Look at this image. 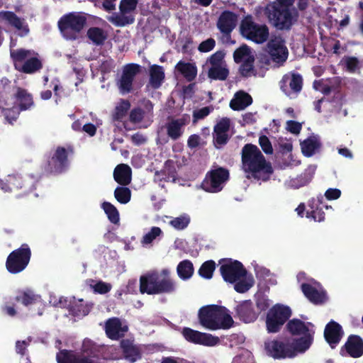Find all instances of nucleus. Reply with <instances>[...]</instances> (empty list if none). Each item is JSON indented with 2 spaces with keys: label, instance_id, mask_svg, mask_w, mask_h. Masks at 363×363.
Wrapping results in <instances>:
<instances>
[{
  "label": "nucleus",
  "instance_id": "30",
  "mask_svg": "<svg viewBox=\"0 0 363 363\" xmlns=\"http://www.w3.org/2000/svg\"><path fill=\"white\" fill-rule=\"evenodd\" d=\"M189 121V116L172 119L166 124L167 135L174 140L179 139L184 133V128Z\"/></svg>",
  "mask_w": 363,
  "mask_h": 363
},
{
  "label": "nucleus",
  "instance_id": "23",
  "mask_svg": "<svg viewBox=\"0 0 363 363\" xmlns=\"http://www.w3.org/2000/svg\"><path fill=\"white\" fill-rule=\"evenodd\" d=\"M301 289L306 297L313 303H323L327 299L325 291L316 281H311L302 284Z\"/></svg>",
  "mask_w": 363,
  "mask_h": 363
},
{
  "label": "nucleus",
  "instance_id": "1",
  "mask_svg": "<svg viewBox=\"0 0 363 363\" xmlns=\"http://www.w3.org/2000/svg\"><path fill=\"white\" fill-rule=\"evenodd\" d=\"M242 169L248 179L257 181H267L272 174L271 164L254 145L247 144L242 150Z\"/></svg>",
  "mask_w": 363,
  "mask_h": 363
},
{
  "label": "nucleus",
  "instance_id": "5",
  "mask_svg": "<svg viewBox=\"0 0 363 363\" xmlns=\"http://www.w3.org/2000/svg\"><path fill=\"white\" fill-rule=\"evenodd\" d=\"M100 348L91 340L85 339L79 352L62 350L57 354L58 363H101Z\"/></svg>",
  "mask_w": 363,
  "mask_h": 363
},
{
  "label": "nucleus",
  "instance_id": "62",
  "mask_svg": "<svg viewBox=\"0 0 363 363\" xmlns=\"http://www.w3.org/2000/svg\"><path fill=\"white\" fill-rule=\"evenodd\" d=\"M143 117L144 112L140 108L132 110L130 114V121L135 123L140 122Z\"/></svg>",
  "mask_w": 363,
  "mask_h": 363
},
{
  "label": "nucleus",
  "instance_id": "14",
  "mask_svg": "<svg viewBox=\"0 0 363 363\" xmlns=\"http://www.w3.org/2000/svg\"><path fill=\"white\" fill-rule=\"evenodd\" d=\"M225 53L218 51L212 55L206 61L208 76L215 80H225L228 75V69L224 60Z\"/></svg>",
  "mask_w": 363,
  "mask_h": 363
},
{
  "label": "nucleus",
  "instance_id": "54",
  "mask_svg": "<svg viewBox=\"0 0 363 363\" xmlns=\"http://www.w3.org/2000/svg\"><path fill=\"white\" fill-rule=\"evenodd\" d=\"M130 104L128 101H121L116 107V112L114 117L117 120H121L125 116L127 111L129 110Z\"/></svg>",
  "mask_w": 363,
  "mask_h": 363
},
{
  "label": "nucleus",
  "instance_id": "53",
  "mask_svg": "<svg viewBox=\"0 0 363 363\" xmlns=\"http://www.w3.org/2000/svg\"><path fill=\"white\" fill-rule=\"evenodd\" d=\"M215 262L209 260L204 262L199 269V273L205 279H211L215 270Z\"/></svg>",
  "mask_w": 363,
  "mask_h": 363
},
{
  "label": "nucleus",
  "instance_id": "40",
  "mask_svg": "<svg viewBox=\"0 0 363 363\" xmlns=\"http://www.w3.org/2000/svg\"><path fill=\"white\" fill-rule=\"evenodd\" d=\"M113 177L118 184L127 185L131 181V169L127 164H119L115 168Z\"/></svg>",
  "mask_w": 363,
  "mask_h": 363
},
{
  "label": "nucleus",
  "instance_id": "28",
  "mask_svg": "<svg viewBox=\"0 0 363 363\" xmlns=\"http://www.w3.org/2000/svg\"><path fill=\"white\" fill-rule=\"evenodd\" d=\"M67 152L63 147H58L51 160L49 161L50 169L52 174H60L68 166Z\"/></svg>",
  "mask_w": 363,
  "mask_h": 363
},
{
  "label": "nucleus",
  "instance_id": "47",
  "mask_svg": "<svg viewBox=\"0 0 363 363\" xmlns=\"http://www.w3.org/2000/svg\"><path fill=\"white\" fill-rule=\"evenodd\" d=\"M191 218L188 214H182L178 217L172 218L169 224L177 230H182L187 228L190 223Z\"/></svg>",
  "mask_w": 363,
  "mask_h": 363
},
{
  "label": "nucleus",
  "instance_id": "46",
  "mask_svg": "<svg viewBox=\"0 0 363 363\" xmlns=\"http://www.w3.org/2000/svg\"><path fill=\"white\" fill-rule=\"evenodd\" d=\"M44 86L46 88H52L54 91V95L55 96V104H58L59 101L61 99V94L62 91V86L57 78H53L49 82V78L47 76L43 77Z\"/></svg>",
  "mask_w": 363,
  "mask_h": 363
},
{
  "label": "nucleus",
  "instance_id": "60",
  "mask_svg": "<svg viewBox=\"0 0 363 363\" xmlns=\"http://www.w3.org/2000/svg\"><path fill=\"white\" fill-rule=\"evenodd\" d=\"M302 128L301 123L294 121H288L286 123V129L292 134L298 135Z\"/></svg>",
  "mask_w": 363,
  "mask_h": 363
},
{
  "label": "nucleus",
  "instance_id": "63",
  "mask_svg": "<svg viewBox=\"0 0 363 363\" xmlns=\"http://www.w3.org/2000/svg\"><path fill=\"white\" fill-rule=\"evenodd\" d=\"M137 287V281L135 280H129L125 286V289H120L118 295L121 296L123 294L133 293Z\"/></svg>",
  "mask_w": 363,
  "mask_h": 363
},
{
  "label": "nucleus",
  "instance_id": "22",
  "mask_svg": "<svg viewBox=\"0 0 363 363\" xmlns=\"http://www.w3.org/2000/svg\"><path fill=\"white\" fill-rule=\"evenodd\" d=\"M139 71L140 66L135 64H130L124 67L123 74L117 83L121 94H125L131 91L133 82Z\"/></svg>",
  "mask_w": 363,
  "mask_h": 363
},
{
  "label": "nucleus",
  "instance_id": "56",
  "mask_svg": "<svg viewBox=\"0 0 363 363\" xmlns=\"http://www.w3.org/2000/svg\"><path fill=\"white\" fill-rule=\"evenodd\" d=\"M93 121L94 124L88 123H84L82 126V130L91 137L96 134L97 127L102 124L101 121L98 118L93 119Z\"/></svg>",
  "mask_w": 363,
  "mask_h": 363
},
{
  "label": "nucleus",
  "instance_id": "10",
  "mask_svg": "<svg viewBox=\"0 0 363 363\" xmlns=\"http://www.w3.org/2000/svg\"><path fill=\"white\" fill-rule=\"evenodd\" d=\"M240 29L244 38L258 44L264 43L269 38L267 26L255 22L250 16H247L242 21Z\"/></svg>",
  "mask_w": 363,
  "mask_h": 363
},
{
  "label": "nucleus",
  "instance_id": "11",
  "mask_svg": "<svg viewBox=\"0 0 363 363\" xmlns=\"http://www.w3.org/2000/svg\"><path fill=\"white\" fill-rule=\"evenodd\" d=\"M86 22L85 16L82 13H72L63 16L59 21L60 31L66 39L77 38Z\"/></svg>",
  "mask_w": 363,
  "mask_h": 363
},
{
  "label": "nucleus",
  "instance_id": "50",
  "mask_svg": "<svg viewBox=\"0 0 363 363\" xmlns=\"http://www.w3.org/2000/svg\"><path fill=\"white\" fill-rule=\"evenodd\" d=\"M89 286L94 293L100 294H105L109 292L112 289V285L110 283L102 281L90 280Z\"/></svg>",
  "mask_w": 363,
  "mask_h": 363
},
{
  "label": "nucleus",
  "instance_id": "42",
  "mask_svg": "<svg viewBox=\"0 0 363 363\" xmlns=\"http://www.w3.org/2000/svg\"><path fill=\"white\" fill-rule=\"evenodd\" d=\"M320 143L315 136H311L301 143V147L303 154L306 157H311L320 148Z\"/></svg>",
  "mask_w": 363,
  "mask_h": 363
},
{
  "label": "nucleus",
  "instance_id": "24",
  "mask_svg": "<svg viewBox=\"0 0 363 363\" xmlns=\"http://www.w3.org/2000/svg\"><path fill=\"white\" fill-rule=\"evenodd\" d=\"M138 1V0H122L120 5L121 15L111 16L110 20L118 26L132 23L134 21L133 17L132 16H125L135 9Z\"/></svg>",
  "mask_w": 363,
  "mask_h": 363
},
{
  "label": "nucleus",
  "instance_id": "19",
  "mask_svg": "<svg viewBox=\"0 0 363 363\" xmlns=\"http://www.w3.org/2000/svg\"><path fill=\"white\" fill-rule=\"evenodd\" d=\"M267 52L271 60L278 65H282L288 57V49L280 36L271 38L267 44Z\"/></svg>",
  "mask_w": 363,
  "mask_h": 363
},
{
  "label": "nucleus",
  "instance_id": "13",
  "mask_svg": "<svg viewBox=\"0 0 363 363\" xmlns=\"http://www.w3.org/2000/svg\"><path fill=\"white\" fill-rule=\"evenodd\" d=\"M267 353L274 359L293 358L298 354L296 346L293 342L270 340L265 343Z\"/></svg>",
  "mask_w": 363,
  "mask_h": 363
},
{
  "label": "nucleus",
  "instance_id": "2",
  "mask_svg": "<svg viewBox=\"0 0 363 363\" xmlns=\"http://www.w3.org/2000/svg\"><path fill=\"white\" fill-rule=\"evenodd\" d=\"M225 281L233 283L234 289L238 293L247 291L254 285L252 275L247 274L241 262L231 259L223 262L220 268Z\"/></svg>",
  "mask_w": 363,
  "mask_h": 363
},
{
  "label": "nucleus",
  "instance_id": "34",
  "mask_svg": "<svg viewBox=\"0 0 363 363\" xmlns=\"http://www.w3.org/2000/svg\"><path fill=\"white\" fill-rule=\"evenodd\" d=\"M237 21V15L233 12L225 11L220 16L217 26L220 32L228 34L234 29Z\"/></svg>",
  "mask_w": 363,
  "mask_h": 363
},
{
  "label": "nucleus",
  "instance_id": "7",
  "mask_svg": "<svg viewBox=\"0 0 363 363\" xmlns=\"http://www.w3.org/2000/svg\"><path fill=\"white\" fill-rule=\"evenodd\" d=\"M266 13L271 23L279 30H289L298 17V13L294 7H281L276 2L267 6Z\"/></svg>",
  "mask_w": 363,
  "mask_h": 363
},
{
  "label": "nucleus",
  "instance_id": "45",
  "mask_svg": "<svg viewBox=\"0 0 363 363\" xmlns=\"http://www.w3.org/2000/svg\"><path fill=\"white\" fill-rule=\"evenodd\" d=\"M121 347L125 359L130 362H134L140 357L138 349L128 341H122Z\"/></svg>",
  "mask_w": 363,
  "mask_h": 363
},
{
  "label": "nucleus",
  "instance_id": "21",
  "mask_svg": "<svg viewBox=\"0 0 363 363\" xmlns=\"http://www.w3.org/2000/svg\"><path fill=\"white\" fill-rule=\"evenodd\" d=\"M16 300L23 304L28 309L38 308V314H42V310L44 306L41 296L36 294L30 289H26L20 292L16 297Z\"/></svg>",
  "mask_w": 363,
  "mask_h": 363
},
{
  "label": "nucleus",
  "instance_id": "58",
  "mask_svg": "<svg viewBox=\"0 0 363 363\" xmlns=\"http://www.w3.org/2000/svg\"><path fill=\"white\" fill-rule=\"evenodd\" d=\"M342 62L350 72H354L359 69V62L355 57H346L342 60Z\"/></svg>",
  "mask_w": 363,
  "mask_h": 363
},
{
  "label": "nucleus",
  "instance_id": "51",
  "mask_svg": "<svg viewBox=\"0 0 363 363\" xmlns=\"http://www.w3.org/2000/svg\"><path fill=\"white\" fill-rule=\"evenodd\" d=\"M114 196L121 203H127L131 197L130 190L127 187H117L114 191Z\"/></svg>",
  "mask_w": 363,
  "mask_h": 363
},
{
  "label": "nucleus",
  "instance_id": "43",
  "mask_svg": "<svg viewBox=\"0 0 363 363\" xmlns=\"http://www.w3.org/2000/svg\"><path fill=\"white\" fill-rule=\"evenodd\" d=\"M20 108L17 106L11 107V104L6 103L4 106H0V112L3 115L5 122L13 124L20 113Z\"/></svg>",
  "mask_w": 363,
  "mask_h": 363
},
{
  "label": "nucleus",
  "instance_id": "49",
  "mask_svg": "<svg viewBox=\"0 0 363 363\" xmlns=\"http://www.w3.org/2000/svg\"><path fill=\"white\" fill-rule=\"evenodd\" d=\"M101 208L111 223L116 224L119 222V213L113 204L108 202H104L101 204Z\"/></svg>",
  "mask_w": 363,
  "mask_h": 363
},
{
  "label": "nucleus",
  "instance_id": "9",
  "mask_svg": "<svg viewBox=\"0 0 363 363\" xmlns=\"http://www.w3.org/2000/svg\"><path fill=\"white\" fill-rule=\"evenodd\" d=\"M36 180L34 177L21 174H9L6 181L0 179V189L5 192H21L17 195L22 196L31 192L34 188Z\"/></svg>",
  "mask_w": 363,
  "mask_h": 363
},
{
  "label": "nucleus",
  "instance_id": "41",
  "mask_svg": "<svg viewBox=\"0 0 363 363\" xmlns=\"http://www.w3.org/2000/svg\"><path fill=\"white\" fill-rule=\"evenodd\" d=\"M164 79V72L162 67L152 65L150 68V85L153 89H158Z\"/></svg>",
  "mask_w": 363,
  "mask_h": 363
},
{
  "label": "nucleus",
  "instance_id": "12",
  "mask_svg": "<svg viewBox=\"0 0 363 363\" xmlns=\"http://www.w3.org/2000/svg\"><path fill=\"white\" fill-rule=\"evenodd\" d=\"M30 259V250L26 244L13 251L7 257L6 267L11 274H17L26 269Z\"/></svg>",
  "mask_w": 363,
  "mask_h": 363
},
{
  "label": "nucleus",
  "instance_id": "57",
  "mask_svg": "<svg viewBox=\"0 0 363 363\" xmlns=\"http://www.w3.org/2000/svg\"><path fill=\"white\" fill-rule=\"evenodd\" d=\"M213 111V108L210 106L203 107L200 109L196 110L193 113V122L196 123L197 121L206 117Z\"/></svg>",
  "mask_w": 363,
  "mask_h": 363
},
{
  "label": "nucleus",
  "instance_id": "37",
  "mask_svg": "<svg viewBox=\"0 0 363 363\" xmlns=\"http://www.w3.org/2000/svg\"><path fill=\"white\" fill-rule=\"evenodd\" d=\"M347 353L352 357H359L363 354V340L357 335L350 336L345 345Z\"/></svg>",
  "mask_w": 363,
  "mask_h": 363
},
{
  "label": "nucleus",
  "instance_id": "26",
  "mask_svg": "<svg viewBox=\"0 0 363 363\" xmlns=\"http://www.w3.org/2000/svg\"><path fill=\"white\" fill-rule=\"evenodd\" d=\"M323 197H317L311 199L308 201V209L306 211V217L315 222H321L325 218L323 208H331V206L323 205Z\"/></svg>",
  "mask_w": 363,
  "mask_h": 363
},
{
  "label": "nucleus",
  "instance_id": "38",
  "mask_svg": "<svg viewBox=\"0 0 363 363\" xmlns=\"http://www.w3.org/2000/svg\"><path fill=\"white\" fill-rule=\"evenodd\" d=\"M252 102V97L246 92L240 91L237 92L230 101V106L235 111L243 110Z\"/></svg>",
  "mask_w": 363,
  "mask_h": 363
},
{
  "label": "nucleus",
  "instance_id": "59",
  "mask_svg": "<svg viewBox=\"0 0 363 363\" xmlns=\"http://www.w3.org/2000/svg\"><path fill=\"white\" fill-rule=\"evenodd\" d=\"M259 143L262 150L266 154H272L273 148L269 138L265 135H262L259 138Z\"/></svg>",
  "mask_w": 363,
  "mask_h": 363
},
{
  "label": "nucleus",
  "instance_id": "52",
  "mask_svg": "<svg viewBox=\"0 0 363 363\" xmlns=\"http://www.w3.org/2000/svg\"><path fill=\"white\" fill-rule=\"evenodd\" d=\"M89 39L95 44L100 45L106 39V35L104 31L99 28H91L88 30Z\"/></svg>",
  "mask_w": 363,
  "mask_h": 363
},
{
  "label": "nucleus",
  "instance_id": "35",
  "mask_svg": "<svg viewBox=\"0 0 363 363\" xmlns=\"http://www.w3.org/2000/svg\"><path fill=\"white\" fill-rule=\"evenodd\" d=\"M69 312L79 318L88 315L93 306L91 303L84 302L82 298H76L75 297L69 299Z\"/></svg>",
  "mask_w": 363,
  "mask_h": 363
},
{
  "label": "nucleus",
  "instance_id": "27",
  "mask_svg": "<svg viewBox=\"0 0 363 363\" xmlns=\"http://www.w3.org/2000/svg\"><path fill=\"white\" fill-rule=\"evenodd\" d=\"M235 310L240 319L246 323L254 322L258 316V313L255 311L251 301L238 303Z\"/></svg>",
  "mask_w": 363,
  "mask_h": 363
},
{
  "label": "nucleus",
  "instance_id": "29",
  "mask_svg": "<svg viewBox=\"0 0 363 363\" xmlns=\"http://www.w3.org/2000/svg\"><path fill=\"white\" fill-rule=\"evenodd\" d=\"M105 332L106 335L112 340H118L123 337L128 330L126 325L117 318H109L105 323Z\"/></svg>",
  "mask_w": 363,
  "mask_h": 363
},
{
  "label": "nucleus",
  "instance_id": "44",
  "mask_svg": "<svg viewBox=\"0 0 363 363\" xmlns=\"http://www.w3.org/2000/svg\"><path fill=\"white\" fill-rule=\"evenodd\" d=\"M178 276L182 280L190 279L194 274L193 264L189 260H183L180 262L177 267Z\"/></svg>",
  "mask_w": 363,
  "mask_h": 363
},
{
  "label": "nucleus",
  "instance_id": "15",
  "mask_svg": "<svg viewBox=\"0 0 363 363\" xmlns=\"http://www.w3.org/2000/svg\"><path fill=\"white\" fill-rule=\"evenodd\" d=\"M291 314L289 307L277 304L272 308L267 316V328L269 333L277 332Z\"/></svg>",
  "mask_w": 363,
  "mask_h": 363
},
{
  "label": "nucleus",
  "instance_id": "39",
  "mask_svg": "<svg viewBox=\"0 0 363 363\" xmlns=\"http://www.w3.org/2000/svg\"><path fill=\"white\" fill-rule=\"evenodd\" d=\"M175 69L188 82L193 81L197 75V68L194 63L179 61L177 64Z\"/></svg>",
  "mask_w": 363,
  "mask_h": 363
},
{
  "label": "nucleus",
  "instance_id": "31",
  "mask_svg": "<svg viewBox=\"0 0 363 363\" xmlns=\"http://www.w3.org/2000/svg\"><path fill=\"white\" fill-rule=\"evenodd\" d=\"M230 120L223 118L218 121L214 127V140L216 145H224L229 138Z\"/></svg>",
  "mask_w": 363,
  "mask_h": 363
},
{
  "label": "nucleus",
  "instance_id": "20",
  "mask_svg": "<svg viewBox=\"0 0 363 363\" xmlns=\"http://www.w3.org/2000/svg\"><path fill=\"white\" fill-rule=\"evenodd\" d=\"M280 88L287 96L295 98L302 89L301 76L295 73L285 74L280 82Z\"/></svg>",
  "mask_w": 363,
  "mask_h": 363
},
{
  "label": "nucleus",
  "instance_id": "3",
  "mask_svg": "<svg viewBox=\"0 0 363 363\" xmlns=\"http://www.w3.org/2000/svg\"><path fill=\"white\" fill-rule=\"evenodd\" d=\"M175 289V284L170 279L168 269L152 271L141 276L140 279V290L142 294L171 293Z\"/></svg>",
  "mask_w": 363,
  "mask_h": 363
},
{
  "label": "nucleus",
  "instance_id": "18",
  "mask_svg": "<svg viewBox=\"0 0 363 363\" xmlns=\"http://www.w3.org/2000/svg\"><path fill=\"white\" fill-rule=\"evenodd\" d=\"M183 337L189 342L206 347H214L219 342V338L211 334L201 333L190 328L182 330Z\"/></svg>",
  "mask_w": 363,
  "mask_h": 363
},
{
  "label": "nucleus",
  "instance_id": "64",
  "mask_svg": "<svg viewBox=\"0 0 363 363\" xmlns=\"http://www.w3.org/2000/svg\"><path fill=\"white\" fill-rule=\"evenodd\" d=\"M341 196V191L338 189H329L325 193V196L328 200H336Z\"/></svg>",
  "mask_w": 363,
  "mask_h": 363
},
{
  "label": "nucleus",
  "instance_id": "55",
  "mask_svg": "<svg viewBox=\"0 0 363 363\" xmlns=\"http://www.w3.org/2000/svg\"><path fill=\"white\" fill-rule=\"evenodd\" d=\"M50 303L55 307L69 308V300L62 296L50 295Z\"/></svg>",
  "mask_w": 363,
  "mask_h": 363
},
{
  "label": "nucleus",
  "instance_id": "32",
  "mask_svg": "<svg viewBox=\"0 0 363 363\" xmlns=\"http://www.w3.org/2000/svg\"><path fill=\"white\" fill-rule=\"evenodd\" d=\"M342 335V327L334 321L330 322L325 328L324 336L325 340L332 348H335L337 345Z\"/></svg>",
  "mask_w": 363,
  "mask_h": 363
},
{
  "label": "nucleus",
  "instance_id": "4",
  "mask_svg": "<svg viewBox=\"0 0 363 363\" xmlns=\"http://www.w3.org/2000/svg\"><path fill=\"white\" fill-rule=\"evenodd\" d=\"M199 319L202 326L211 330L228 329L233 324V320L228 310L216 305L201 308L199 311Z\"/></svg>",
  "mask_w": 363,
  "mask_h": 363
},
{
  "label": "nucleus",
  "instance_id": "16",
  "mask_svg": "<svg viewBox=\"0 0 363 363\" xmlns=\"http://www.w3.org/2000/svg\"><path fill=\"white\" fill-rule=\"evenodd\" d=\"M229 178L228 172L223 168H218L208 172L202 183V188L207 192L220 191Z\"/></svg>",
  "mask_w": 363,
  "mask_h": 363
},
{
  "label": "nucleus",
  "instance_id": "6",
  "mask_svg": "<svg viewBox=\"0 0 363 363\" xmlns=\"http://www.w3.org/2000/svg\"><path fill=\"white\" fill-rule=\"evenodd\" d=\"M287 328L292 335L299 337L293 341L298 352L304 353L307 351L313 341L314 325L309 322L293 319L288 323Z\"/></svg>",
  "mask_w": 363,
  "mask_h": 363
},
{
  "label": "nucleus",
  "instance_id": "48",
  "mask_svg": "<svg viewBox=\"0 0 363 363\" xmlns=\"http://www.w3.org/2000/svg\"><path fill=\"white\" fill-rule=\"evenodd\" d=\"M337 81V79L317 80L313 83V88L324 94H328L334 89V86L332 84L333 82H336Z\"/></svg>",
  "mask_w": 363,
  "mask_h": 363
},
{
  "label": "nucleus",
  "instance_id": "17",
  "mask_svg": "<svg viewBox=\"0 0 363 363\" xmlns=\"http://www.w3.org/2000/svg\"><path fill=\"white\" fill-rule=\"evenodd\" d=\"M234 60L240 64V72L244 77L254 74L253 64L255 56L251 49L247 45H242L233 54Z\"/></svg>",
  "mask_w": 363,
  "mask_h": 363
},
{
  "label": "nucleus",
  "instance_id": "61",
  "mask_svg": "<svg viewBox=\"0 0 363 363\" xmlns=\"http://www.w3.org/2000/svg\"><path fill=\"white\" fill-rule=\"evenodd\" d=\"M216 42L213 39L209 38L203 41L199 46V50L202 52L211 51L215 47Z\"/></svg>",
  "mask_w": 363,
  "mask_h": 363
},
{
  "label": "nucleus",
  "instance_id": "33",
  "mask_svg": "<svg viewBox=\"0 0 363 363\" xmlns=\"http://www.w3.org/2000/svg\"><path fill=\"white\" fill-rule=\"evenodd\" d=\"M163 235V231L160 228L153 226L144 231L140 240V245L143 248L150 249L155 242L162 238Z\"/></svg>",
  "mask_w": 363,
  "mask_h": 363
},
{
  "label": "nucleus",
  "instance_id": "25",
  "mask_svg": "<svg viewBox=\"0 0 363 363\" xmlns=\"http://www.w3.org/2000/svg\"><path fill=\"white\" fill-rule=\"evenodd\" d=\"M0 21L1 23L13 27L20 36H25L29 32V28L24 19L18 18L11 11L0 12Z\"/></svg>",
  "mask_w": 363,
  "mask_h": 363
},
{
  "label": "nucleus",
  "instance_id": "36",
  "mask_svg": "<svg viewBox=\"0 0 363 363\" xmlns=\"http://www.w3.org/2000/svg\"><path fill=\"white\" fill-rule=\"evenodd\" d=\"M14 96V103L21 111H26L34 105L32 95L26 89L17 87Z\"/></svg>",
  "mask_w": 363,
  "mask_h": 363
},
{
  "label": "nucleus",
  "instance_id": "8",
  "mask_svg": "<svg viewBox=\"0 0 363 363\" xmlns=\"http://www.w3.org/2000/svg\"><path fill=\"white\" fill-rule=\"evenodd\" d=\"M11 56L15 67L25 73L32 74L42 68V62L33 50H11Z\"/></svg>",
  "mask_w": 363,
  "mask_h": 363
}]
</instances>
